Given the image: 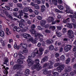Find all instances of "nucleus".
Instances as JSON below:
<instances>
[{"mask_svg":"<svg viewBox=\"0 0 76 76\" xmlns=\"http://www.w3.org/2000/svg\"><path fill=\"white\" fill-rule=\"evenodd\" d=\"M30 32L32 34H35L34 35L35 37H37V38H35V39H38V38L39 39L41 37H43V35L38 33H36V31L34 29L31 30Z\"/></svg>","mask_w":76,"mask_h":76,"instance_id":"nucleus-1","label":"nucleus"},{"mask_svg":"<svg viewBox=\"0 0 76 76\" xmlns=\"http://www.w3.org/2000/svg\"><path fill=\"white\" fill-rule=\"evenodd\" d=\"M68 37L70 39H73L74 37L73 31L72 30H69L67 31Z\"/></svg>","mask_w":76,"mask_h":76,"instance_id":"nucleus-2","label":"nucleus"},{"mask_svg":"<svg viewBox=\"0 0 76 76\" xmlns=\"http://www.w3.org/2000/svg\"><path fill=\"white\" fill-rule=\"evenodd\" d=\"M72 47V46L70 45H66L65 47L64 48V49L65 51L66 52H67L69 51H70V50H71V48Z\"/></svg>","mask_w":76,"mask_h":76,"instance_id":"nucleus-3","label":"nucleus"},{"mask_svg":"<svg viewBox=\"0 0 76 76\" xmlns=\"http://www.w3.org/2000/svg\"><path fill=\"white\" fill-rule=\"evenodd\" d=\"M23 67V66L21 64H16L13 67L14 70H16L17 69H22Z\"/></svg>","mask_w":76,"mask_h":76,"instance_id":"nucleus-4","label":"nucleus"},{"mask_svg":"<svg viewBox=\"0 0 76 76\" xmlns=\"http://www.w3.org/2000/svg\"><path fill=\"white\" fill-rule=\"evenodd\" d=\"M34 51H35V52H33L31 54V56L32 57H35L37 54H39V53H38V50L37 48H36L35 49V50H34Z\"/></svg>","mask_w":76,"mask_h":76,"instance_id":"nucleus-5","label":"nucleus"},{"mask_svg":"<svg viewBox=\"0 0 76 76\" xmlns=\"http://www.w3.org/2000/svg\"><path fill=\"white\" fill-rule=\"evenodd\" d=\"M64 65L63 64L61 65H60L58 66L57 68V69L58 70H59V71H58V72H61V71L62 70L64 69Z\"/></svg>","mask_w":76,"mask_h":76,"instance_id":"nucleus-6","label":"nucleus"},{"mask_svg":"<svg viewBox=\"0 0 76 76\" xmlns=\"http://www.w3.org/2000/svg\"><path fill=\"white\" fill-rule=\"evenodd\" d=\"M3 68L5 69L4 73V75H3V76H7V75L8 74V71H7V70L9 69V68L7 67L6 68H5V66H4Z\"/></svg>","mask_w":76,"mask_h":76,"instance_id":"nucleus-7","label":"nucleus"},{"mask_svg":"<svg viewBox=\"0 0 76 76\" xmlns=\"http://www.w3.org/2000/svg\"><path fill=\"white\" fill-rule=\"evenodd\" d=\"M34 69H37V71H39L42 68L41 66H39V65H34Z\"/></svg>","mask_w":76,"mask_h":76,"instance_id":"nucleus-8","label":"nucleus"},{"mask_svg":"<svg viewBox=\"0 0 76 76\" xmlns=\"http://www.w3.org/2000/svg\"><path fill=\"white\" fill-rule=\"evenodd\" d=\"M39 52L38 54H39L40 57H41L42 54V52L44 51V48H43L41 47L39 48Z\"/></svg>","mask_w":76,"mask_h":76,"instance_id":"nucleus-9","label":"nucleus"},{"mask_svg":"<svg viewBox=\"0 0 76 76\" xmlns=\"http://www.w3.org/2000/svg\"><path fill=\"white\" fill-rule=\"evenodd\" d=\"M48 60V56H45L42 59V62H45V61H46Z\"/></svg>","mask_w":76,"mask_h":76,"instance_id":"nucleus-10","label":"nucleus"},{"mask_svg":"<svg viewBox=\"0 0 76 76\" xmlns=\"http://www.w3.org/2000/svg\"><path fill=\"white\" fill-rule=\"evenodd\" d=\"M54 64V63L51 61H49L48 62V69H52L53 68V64Z\"/></svg>","mask_w":76,"mask_h":76,"instance_id":"nucleus-11","label":"nucleus"},{"mask_svg":"<svg viewBox=\"0 0 76 76\" xmlns=\"http://www.w3.org/2000/svg\"><path fill=\"white\" fill-rule=\"evenodd\" d=\"M72 70V67L70 66H67V69H65L64 70L65 72H70Z\"/></svg>","mask_w":76,"mask_h":76,"instance_id":"nucleus-12","label":"nucleus"},{"mask_svg":"<svg viewBox=\"0 0 76 76\" xmlns=\"http://www.w3.org/2000/svg\"><path fill=\"white\" fill-rule=\"evenodd\" d=\"M23 37L26 39H28L29 37H31V35L25 33L23 34Z\"/></svg>","mask_w":76,"mask_h":76,"instance_id":"nucleus-13","label":"nucleus"},{"mask_svg":"<svg viewBox=\"0 0 76 76\" xmlns=\"http://www.w3.org/2000/svg\"><path fill=\"white\" fill-rule=\"evenodd\" d=\"M19 25L20 28H24L25 26V25L22 23H19Z\"/></svg>","mask_w":76,"mask_h":76,"instance_id":"nucleus-14","label":"nucleus"},{"mask_svg":"<svg viewBox=\"0 0 76 76\" xmlns=\"http://www.w3.org/2000/svg\"><path fill=\"white\" fill-rule=\"evenodd\" d=\"M46 42L48 44H51L53 42H54V40L53 39H50V40H48L46 41Z\"/></svg>","mask_w":76,"mask_h":76,"instance_id":"nucleus-15","label":"nucleus"},{"mask_svg":"<svg viewBox=\"0 0 76 76\" xmlns=\"http://www.w3.org/2000/svg\"><path fill=\"white\" fill-rule=\"evenodd\" d=\"M29 30V29L27 27H25L24 28H23L21 29V31L23 32L27 31Z\"/></svg>","mask_w":76,"mask_h":76,"instance_id":"nucleus-16","label":"nucleus"},{"mask_svg":"<svg viewBox=\"0 0 76 76\" xmlns=\"http://www.w3.org/2000/svg\"><path fill=\"white\" fill-rule=\"evenodd\" d=\"M45 23H46V21H45L42 20L40 21V25H42V26L45 25Z\"/></svg>","mask_w":76,"mask_h":76,"instance_id":"nucleus-17","label":"nucleus"},{"mask_svg":"<svg viewBox=\"0 0 76 76\" xmlns=\"http://www.w3.org/2000/svg\"><path fill=\"white\" fill-rule=\"evenodd\" d=\"M29 74V70L28 69H26L25 72V75L26 76H28Z\"/></svg>","mask_w":76,"mask_h":76,"instance_id":"nucleus-18","label":"nucleus"},{"mask_svg":"<svg viewBox=\"0 0 76 76\" xmlns=\"http://www.w3.org/2000/svg\"><path fill=\"white\" fill-rule=\"evenodd\" d=\"M4 35V31H0V36L1 37H3Z\"/></svg>","mask_w":76,"mask_h":76,"instance_id":"nucleus-19","label":"nucleus"},{"mask_svg":"<svg viewBox=\"0 0 76 76\" xmlns=\"http://www.w3.org/2000/svg\"><path fill=\"white\" fill-rule=\"evenodd\" d=\"M25 44L21 43L20 45V47H22L23 48H26V47L24 45H25Z\"/></svg>","mask_w":76,"mask_h":76,"instance_id":"nucleus-20","label":"nucleus"},{"mask_svg":"<svg viewBox=\"0 0 76 76\" xmlns=\"http://www.w3.org/2000/svg\"><path fill=\"white\" fill-rule=\"evenodd\" d=\"M18 13H19V15H21V16H23V10H19L18 12Z\"/></svg>","mask_w":76,"mask_h":76,"instance_id":"nucleus-21","label":"nucleus"},{"mask_svg":"<svg viewBox=\"0 0 76 76\" xmlns=\"http://www.w3.org/2000/svg\"><path fill=\"white\" fill-rule=\"evenodd\" d=\"M49 48L50 50L52 51L53 50H54V46L53 45H51L49 47Z\"/></svg>","mask_w":76,"mask_h":76,"instance_id":"nucleus-22","label":"nucleus"},{"mask_svg":"<svg viewBox=\"0 0 76 76\" xmlns=\"http://www.w3.org/2000/svg\"><path fill=\"white\" fill-rule=\"evenodd\" d=\"M69 17L71 18V19L72 22H75L76 20H75L74 19V18H73V16H72V15H70Z\"/></svg>","mask_w":76,"mask_h":76,"instance_id":"nucleus-23","label":"nucleus"},{"mask_svg":"<svg viewBox=\"0 0 76 76\" xmlns=\"http://www.w3.org/2000/svg\"><path fill=\"white\" fill-rule=\"evenodd\" d=\"M35 61L36 64V65H38V66H39L40 65V64H39V59H36V60H35Z\"/></svg>","mask_w":76,"mask_h":76,"instance_id":"nucleus-24","label":"nucleus"},{"mask_svg":"<svg viewBox=\"0 0 76 76\" xmlns=\"http://www.w3.org/2000/svg\"><path fill=\"white\" fill-rule=\"evenodd\" d=\"M31 56H28V59L27 60V62H29V61H32V59H31Z\"/></svg>","mask_w":76,"mask_h":76,"instance_id":"nucleus-25","label":"nucleus"},{"mask_svg":"<svg viewBox=\"0 0 76 76\" xmlns=\"http://www.w3.org/2000/svg\"><path fill=\"white\" fill-rule=\"evenodd\" d=\"M17 6L18 7H19L20 9H22L23 8V6H22V4H17Z\"/></svg>","mask_w":76,"mask_h":76,"instance_id":"nucleus-26","label":"nucleus"},{"mask_svg":"<svg viewBox=\"0 0 76 76\" xmlns=\"http://www.w3.org/2000/svg\"><path fill=\"white\" fill-rule=\"evenodd\" d=\"M60 59L62 60V61H64L65 60V56L64 55H62L60 57Z\"/></svg>","mask_w":76,"mask_h":76,"instance_id":"nucleus-27","label":"nucleus"},{"mask_svg":"<svg viewBox=\"0 0 76 76\" xmlns=\"http://www.w3.org/2000/svg\"><path fill=\"white\" fill-rule=\"evenodd\" d=\"M48 20L49 22H52L54 20V18L53 17H49L48 19Z\"/></svg>","mask_w":76,"mask_h":76,"instance_id":"nucleus-28","label":"nucleus"},{"mask_svg":"<svg viewBox=\"0 0 76 76\" xmlns=\"http://www.w3.org/2000/svg\"><path fill=\"white\" fill-rule=\"evenodd\" d=\"M70 58H68L66 60V63L67 64H68L69 63V62H70Z\"/></svg>","mask_w":76,"mask_h":76,"instance_id":"nucleus-29","label":"nucleus"},{"mask_svg":"<svg viewBox=\"0 0 76 76\" xmlns=\"http://www.w3.org/2000/svg\"><path fill=\"white\" fill-rule=\"evenodd\" d=\"M52 2L55 6L57 5V0H52Z\"/></svg>","mask_w":76,"mask_h":76,"instance_id":"nucleus-30","label":"nucleus"},{"mask_svg":"<svg viewBox=\"0 0 76 76\" xmlns=\"http://www.w3.org/2000/svg\"><path fill=\"white\" fill-rule=\"evenodd\" d=\"M43 73L44 75H47V69H45L43 70Z\"/></svg>","mask_w":76,"mask_h":76,"instance_id":"nucleus-31","label":"nucleus"},{"mask_svg":"<svg viewBox=\"0 0 76 76\" xmlns=\"http://www.w3.org/2000/svg\"><path fill=\"white\" fill-rule=\"evenodd\" d=\"M17 61L18 63H19V64H23V61L20 60L19 59Z\"/></svg>","mask_w":76,"mask_h":76,"instance_id":"nucleus-32","label":"nucleus"},{"mask_svg":"<svg viewBox=\"0 0 76 76\" xmlns=\"http://www.w3.org/2000/svg\"><path fill=\"white\" fill-rule=\"evenodd\" d=\"M49 29H52V31H54L56 29V27L54 26H50L49 27Z\"/></svg>","mask_w":76,"mask_h":76,"instance_id":"nucleus-33","label":"nucleus"},{"mask_svg":"<svg viewBox=\"0 0 76 76\" xmlns=\"http://www.w3.org/2000/svg\"><path fill=\"white\" fill-rule=\"evenodd\" d=\"M58 7L60 10H63L64 9V7L62 6L58 5Z\"/></svg>","mask_w":76,"mask_h":76,"instance_id":"nucleus-34","label":"nucleus"},{"mask_svg":"<svg viewBox=\"0 0 76 76\" xmlns=\"http://www.w3.org/2000/svg\"><path fill=\"white\" fill-rule=\"evenodd\" d=\"M67 27L69 28H70V29H72L73 27L72 25L71 24H67Z\"/></svg>","mask_w":76,"mask_h":76,"instance_id":"nucleus-35","label":"nucleus"},{"mask_svg":"<svg viewBox=\"0 0 76 76\" xmlns=\"http://www.w3.org/2000/svg\"><path fill=\"white\" fill-rule=\"evenodd\" d=\"M24 18H28V13H24Z\"/></svg>","mask_w":76,"mask_h":76,"instance_id":"nucleus-36","label":"nucleus"},{"mask_svg":"<svg viewBox=\"0 0 76 76\" xmlns=\"http://www.w3.org/2000/svg\"><path fill=\"white\" fill-rule=\"evenodd\" d=\"M34 8L36 9H39V6L37 4H35L34 6Z\"/></svg>","mask_w":76,"mask_h":76,"instance_id":"nucleus-37","label":"nucleus"},{"mask_svg":"<svg viewBox=\"0 0 76 76\" xmlns=\"http://www.w3.org/2000/svg\"><path fill=\"white\" fill-rule=\"evenodd\" d=\"M62 32L63 34H65L67 32V28H64L62 29Z\"/></svg>","mask_w":76,"mask_h":76,"instance_id":"nucleus-38","label":"nucleus"},{"mask_svg":"<svg viewBox=\"0 0 76 76\" xmlns=\"http://www.w3.org/2000/svg\"><path fill=\"white\" fill-rule=\"evenodd\" d=\"M28 66L29 67L31 66L33 64V63L31 61H29L28 62Z\"/></svg>","mask_w":76,"mask_h":76,"instance_id":"nucleus-39","label":"nucleus"},{"mask_svg":"<svg viewBox=\"0 0 76 76\" xmlns=\"http://www.w3.org/2000/svg\"><path fill=\"white\" fill-rule=\"evenodd\" d=\"M18 74H16L15 75V76H21L22 75V73L20 72H17Z\"/></svg>","mask_w":76,"mask_h":76,"instance_id":"nucleus-40","label":"nucleus"},{"mask_svg":"<svg viewBox=\"0 0 76 76\" xmlns=\"http://www.w3.org/2000/svg\"><path fill=\"white\" fill-rule=\"evenodd\" d=\"M25 58V57H24L23 56L21 55L20 56L19 59H21V60H23V59H24Z\"/></svg>","mask_w":76,"mask_h":76,"instance_id":"nucleus-41","label":"nucleus"},{"mask_svg":"<svg viewBox=\"0 0 76 76\" xmlns=\"http://www.w3.org/2000/svg\"><path fill=\"white\" fill-rule=\"evenodd\" d=\"M23 10H24V11H25V12H28V10H29V9L28 8L26 7L23 8Z\"/></svg>","mask_w":76,"mask_h":76,"instance_id":"nucleus-42","label":"nucleus"},{"mask_svg":"<svg viewBox=\"0 0 76 76\" xmlns=\"http://www.w3.org/2000/svg\"><path fill=\"white\" fill-rule=\"evenodd\" d=\"M31 28L32 29H34L35 28V25L34 24L31 25Z\"/></svg>","mask_w":76,"mask_h":76,"instance_id":"nucleus-43","label":"nucleus"},{"mask_svg":"<svg viewBox=\"0 0 76 76\" xmlns=\"http://www.w3.org/2000/svg\"><path fill=\"white\" fill-rule=\"evenodd\" d=\"M9 18L11 19H12L13 20H18L15 18H14L13 19V18H12V17L11 16H9Z\"/></svg>","mask_w":76,"mask_h":76,"instance_id":"nucleus-44","label":"nucleus"},{"mask_svg":"<svg viewBox=\"0 0 76 76\" xmlns=\"http://www.w3.org/2000/svg\"><path fill=\"white\" fill-rule=\"evenodd\" d=\"M4 8L6 10H10V7H7V6H5Z\"/></svg>","mask_w":76,"mask_h":76,"instance_id":"nucleus-45","label":"nucleus"},{"mask_svg":"<svg viewBox=\"0 0 76 76\" xmlns=\"http://www.w3.org/2000/svg\"><path fill=\"white\" fill-rule=\"evenodd\" d=\"M45 32L46 33H50L51 32V31H50V30L48 29H46L45 31Z\"/></svg>","mask_w":76,"mask_h":76,"instance_id":"nucleus-46","label":"nucleus"},{"mask_svg":"<svg viewBox=\"0 0 76 76\" xmlns=\"http://www.w3.org/2000/svg\"><path fill=\"white\" fill-rule=\"evenodd\" d=\"M37 28L39 29V30H42V29H43V28H42L41 26H38Z\"/></svg>","mask_w":76,"mask_h":76,"instance_id":"nucleus-47","label":"nucleus"},{"mask_svg":"<svg viewBox=\"0 0 76 76\" xmlns=\"http://www.w3.org/2000/svg\"><path fill=\"white\" fill-rule=\"evenodd\" d=\"M37 18L38 20H41V19H42V17L41 16H38L37 17Z\"/></svg>","mask_w":76,"mask_h":76,"instance_id":"nucleus-48","label":"nucleus"},{"mask_svg":"<svg viewBox=\"0 0 76 76\" xmlns=\"http://www.w3.org/2000/svg\"><path fill=\"white\" fill-rule=\"evenodd\" d=\"M13 10L14 12H18L19 10V9L17 8H15L13 9Z\"/></svg>","mask_w":76,"mask_h":76,"instance_id":"nucleus-49","label":"nucleus"},{"mask_svg":"<svg viewBox=\"0 0 76 76\" xmlns=\"http://www.w3.org/2000/svg\"><path fill=\"white\" fill-rule=\"evenodd\" d=\"M34 13L36 14V15H38L39 13V12L37 11V10H35L34 11Z\"/></svg>","mask_w":76,"mask_h":76,"instance_id":"nucleus-50","label":"nucleus"},{"mask_svg":"<svg viewBox=\"0 0 76 76\" xmlns=\"http://www.w3.org/2000/svg\"><path fill=\"white\" fill-rule=\"evenodd\" d=\"M23 53H22V52H21V51H20L18 52V56H21L22 54H23Z\"/></svg>","mask_w":76,"mask_h":76,"instance_id":"nucleus-51","label":"nucleus"},{"mask_svg":"<svg viewBox=\"0 0 76 76\" xmlns=\"http://www.w3.org/2000/svg\"><path fill=\"white\" fill-rule=\"evenodd\" d=\"M53 75L54 76H57V72H53Z\"/></svg>","mask_w":76,"mask_h":76,"instance_id":"nucleus-52","label":"nucleus"},{"mask_svg":"<svg viewBox=\"0 0 76 76\" xmlns=\"http://www.w3.org/2000/svg\"><path fill=\"white\" fill-rule=\"evenodd\" d=\"M37 3L38 4H39L41 3V1L40 0H36V1Z\"/></svg>","mask_w":76,"mask_h":76,"instance_id":"nucleus-53","label":"nucleus"},{"mask_svg":"<svg viewBox=\"0 0 76 76\" xmlns=\"http://www.w3.org/2000/svg\"><path fill=\"white\" fill-rule=\"evenodd\" d=\"M22 15H17V18H18V19H21L22 18V17L21 16Z\"/></svg>","mask_w":76,"mask_h":76,"instance_id":"nucleus-54","label":"nucleus"},{"mask_svg":"<svg viewBox=\"0 0 76 76\" xmlns=\"http://www.w3.org/2000/svg\"><path fill=\"white\" fill-rule=\"evenodd\" d=\"M47 66H48V64L46 63L44 65L43 67L44 68H45V67H47Z\"/></svg>","mask_w":76,"mask_h":76,"instance_id":"nucleus-55","label":"nucleus"},{"mask_svg":"<svg viewBox=\"0 0 76 76\" xmlns=\"http://www.w3.org/2000/svg\"><path fill=\"white\" fill-rule=\"evenodd\" d=\"M29 40L31 42H32L33 41V40H34V38L33 37H31L29 39Z\"/></svg>","mask_w":76,"mask_h":76,"instance_id":"nucleus-56","label":"nucleus"},{"mask_svg":"<svg viewBox=\"0 0 76 76\" xmlns=\"http://www.w3.org/2000/svg\"><path fill=\"white\" fill-rule=\"evenodd\" d=\"M57 36L58 37H60L61 36V34L60 33H58Z\"/></svg>","mask_w":76,"mask_h":76,"instance_id":"nucleus-57","label":"nucleus"},{"mask_svg":"<svg viewBox=\"0 0 76 76\" xmlns=\"http://www.w3.org/2000/svg\"><path fill=\"white\" fill-rule=\"evenodd\" d=\"M20 28L17 27L16 31L17 32H19V31H20Z\"/></svg>","mask_w":76,"mask_h":76,"instance_id":"nucleus-58","label":"nucleus"},{"mask_svg":"<svg viewBox=\"0 0 76 76\" xmlns=\"http://www.w3.org/2000/svg\"><path fill=\"white\" fill-rule=\"evenodd\" d=\"M37 40H33V41L32 42V43H33V44H36L37 43Z\"/></svg>","mask_w":76,"mask_h":76,"instance_id":"nucleus-59","label":"nucleus"},{"mask_svg":"<svg viewBox=\"0 0 76 76\" xmlns=\"http://www.w3.org/2000/svg\"><path fill=\"white\" fill-rule=\"evenodd\" d=\"M8 5L9 6H10V7H12V6H13V5L12 4V3L11 2H9L8 3Z\"/></svg>","mask_w":76,"mask_h":76,"instance_id":"nucleus-60","label":"nucleus"},{"mask_svg":"<svg viewBox=\"0 0 76 76\" xmlns=\"http://www.w3.org/2000/svg\"><path fill=\"white\" fill-rule=\"evenodd\" d=\"M20 22H21L22 23H23L24 22H25V20L21 19L20 20Z\"/></svg>","mask_w":76,"mask_h":76,"instance_id":"nucleus-61","label":"nucleus"},{"mask_svg":"<svg viewBox=\"0 0 76 76\" xmlns=\"http://www.w3.org/2000/svg\"><path fill=\"white\" fill-rule=\"evenodd\" d=\"M58 2L59 4H61L62 3V0H58Z\"/></svg>","mask_w":76,"mask_h":76,"instance_id":"nucleus-62","label":"nucleus"},{"mask_svg":"<svg viewBox=\"0 0 76 76\" xmlns=\"http://www.w3.org/2000/svg\"><path fill=\"white\" fill-rule=\"evenodd\" d=\"M73 26L74 28L76 29V23H73Z\"/></svg>","mask_w":76,"mask_h":76,"instance_id":"nucleus-63","label":"nucleus"},{"mask_svg":"<svg viewBox=\"0 0 76 76\" xmlns=\"http://www.w3.org/2000/svg\"><path fill=\"white\" fill-rule=\"evenodd\" d=\"M63 76H69V75L67 73H64L63 75Z\"/></svg>","mask_w":76,"mask_h":76,"instance_id":"nucleus-64","label":"nucleus"}]
</instances>
